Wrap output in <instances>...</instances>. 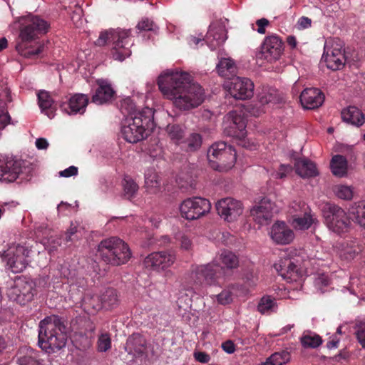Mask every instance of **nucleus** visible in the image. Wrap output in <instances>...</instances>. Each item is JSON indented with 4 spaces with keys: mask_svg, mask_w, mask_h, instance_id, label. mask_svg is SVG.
I'll return each instance as SVG.
<instances>
[{
    "mask_svg": "<svg viewBox=\"0 0 365 365\" xmlns=\"http://www.w3.org/2000/svg\"><path fill=\"white\" fill-rule=\"evenodd\" d=\"M158 85L163 95L173 101L175 107L188 110L199 106L205 100L202 87L193 82L187 72L170 71L161 74Z\"/></svg>",
    "mask_w": 365,
    "mask_h": 365,
    "instance_id": "1",
    "label": "nucleus"
},
{
    "mask_svg": "<svg viewBox=\"0 0 365 365\" xmlns=\"http://www.w3.org/2000/svg\"><path fill=\"white\" fill-rule=\"evenodd\" d=\"M128 106L130 110L121 128L123 138L128 143H135L146 138L155 128L153 110L146 107L141 110H135L130 99L124 100L122 109Z\"/></svg>",
    "mask_w": 365,
    "mask_h": 365,
    "instance_id": "2",
    "label": "nucleus"
},
{
    "mask_svg": "<svg viewBox=\"0 0 365 365\" xmlns=\"http://www.w3.org/2000/svg\"><path fill=\"white\" fill-rule=\"evenodd\" d=\"M66 324L63 318L50 315L39 323L38 345L46 353H55L66 344Z\"/></svg>",
    "mask_w": 365,
    "mask_h": 365,
    "instance_id": "3",
    "label": "nucleus"
},
{
    "mask_svg": "<svg viewBox=\"0 0 365 365\" xmlns=\"http://www.w3.org/2000/svg\"><path fill=\"white\" fill-rule=\"evenodd\" d=\"M19 41L15 48L17 52L25 58H32L38 56L43 51V46L37 48L29 46L28 44L38 38L40 35L46 34L49 25L38 16L28 15L20 19Z\"/></svg>",
    "mask_w": 365,
    "mask_h": 365,
    "instance_id": "4",
    "label": "nucleus"
},
{
    "mask_svg": "<svg viewBox=\"0 0 365 365\" xmlns=\"http://www.w3.org/2000/svg\"><path fill=\"white\" fill-rule=\"evenodd\" d=\"M98 253L106 264L113 266L124 264L131 257L128 245L117 237L103 240L98 246Z\"/></svg>",
    "mask_w": 365,
    "mask_h": 365,
    "instance_id": "5",
    "label": "nucleus"
},
{
    "mask_svg": "<svg viewBox=\"0 0 365 365\" xmlns=\"http://www.w3.org/2000/svg\"><path fill=\"white\" fill-rule=\"evenodd\" d=\"M112 41L113 44L111 53L115 60L123 61L131 54L129 46L132 45L130 31H113L111 32L101 33L96 40V45L104 46L108 42Z\"/></svg>",
    "mask_w": 365,
    "mask_h": 365,
    "instance_id": "6",
    "label": "nucleus"
},
{
    "mask_svg": "<svg viewBox=\"0 0 365 365\" xmlns=\"http://www.w3.org/2000/svg\"><path fill=\"white\" fill-rule=\"evenodd\" d=\"M207 158L212 169L227 172L235 165L236 151L225 142H216L208 149Z\"/></svg>",
    "mask_w": 365,
    "mask_h": 365,
    "instance_id": "7",
    "label": "nucleus"
},
{
    "mask_svg": "<svg viewBox=\"0 0 365 365\" xmlns=\"http://www.w3.org/2000/svg\"><path fill=\"white\" fill-rule=\"evenodd\" d=\"M225 267L212 262L192 267L190 278L197 286L220 285L224 282Z\"/></svg>",
    "mask_w": 365,
    "mask_h": 365,
    "instance_id": "8",
    "label": "nucleus"
},
{
    "mask_svg": "<svg viewBox=\"0 0 365 365\" xmlns=\"http://www.w3.org/2000/svg\"><path fill=\"white\" fill-rule=\"evenodd\" d=\"M323 216L327 227L332 232L341 234L349 230L351 225L349 217L339 206L327 204L323 209Z\"/></svg>",
    "mask_w": 365,
    "mask_h": 365,
    "instance_id": "9",
    "label": "nucleus"
},
{
    "mask_svg": "<svg viewBox=\"0 0 365 365\" xmlns=\"http://www.w3.org/2000/svg\"><path fill=\"white\" fill-rule=\"evenodd\" d=\"M36 284L31 279L25 277H17L13 284L8 289L9 298L19 304L25 305L30 302L36 294Z\"/></svg>",
    "mask_w": 365,
    "mask_h": 365,
    "instance_id": "10",
    "label": "nucleus"
},
{
    "mask_svg": "<svg viewBox=\"0 0 365 365\" xmlns=\"http://www.w3.org/2000/svg\"><path fill=\"white\" fill-rule=\"evenodd\" d=\"M31 250L20 245L10 246L0 255L9 269L14 273L23 272L29 264L28 257Z\"/></svg>",
    "mask_w": 365,
    "mask_h": 365,
    "instance_id": "11",
    "label": "nucleus"
},
{
    "mask_svg": "<svg viewBox=\"0 0 365 365\" xmlns=\"http://www.w3.org/2000/svg\"><path fill=\"white\" fill-rule=\"evenodd\" d=\"M210 209V201L200 197L187 198L180 207L182 217L187 220H197L208 213Z\"/></svg>",
    "mask_w": 365,
    "mask_h": 365,
    "instance_id": "12",
    "label": "nucleus"
},
{
    "mask_svg": "<svg viewBox=\"0 0 365 365\" xmlns=\"http://www.w3.org/2000/svg\"><path fill=\"white\" fill-rule=\"evenodd\" d=\"M284 44L279 36L272 34L265 37L260 51L257 53L256 57L259 60H265L272 63L280 58L283 54Z\"/></svg>",
    "mask_w": 365,
    "mask_h": 365,
    "instance_id": "13",
    "label": "nucleus"
},
{
    "mask_svg": "<svg viewBox=\"0 0 365 365\" xmlns=\"http://www.w3.org/2000/svg\"><path fill=\"white\" fill-rule=\"evenodd\" d=\"M274 267L279 274L289 282H297L304 275L299 261L289 255L281 257Z\"/></svg>",
    "mask_w": 365,
    "mask_h": 365,
    "instance_id": "14",
    "label": "nucleus"
},
{
    "mask_svg": "<svg viewBox=\"0 0 365 365\" xmlns=\"http://www.w3.org/2000/svg\"><path fill=\"white\" fill-rule=\"evenodd\" d=\"M231 96L238 100L251 98L254 95V83L245 77L234 76L225 83Z\"/></svg>",
    "mask_w": 365,
    "mask_h": 365,
    "instance_id": "15",
    "label": "nucleus"
},
{
    "mask_svg": "<svg viewBox=\"0 0 365 365\" xmlns=\"http://www.w3.org/2000/svg\"><path fill=\"white\" fill-rule=\"evenodd\" d=\"M175 261V256L166 251L153 252L143 260V267L148 271L160 272L171 267Z\"/></svg>",
    "mask_w": 365,
    "mask_h": 365,
    "instance_id": "16",
    "label": "nucleus"
},
{
    "mask_svg": "<svg viewBox=\"0 0 365 365\" xmlns=\"http://www.w3.org/2000/svg\"><path fill=\"white\" fill-rule=\"evenodd\" d=\"M308 207L304 202H294L289 210L291 215L290 222L297 230H307L312 225L314 220L307 212Z\"/></svg>",
    "mask_w": 365,
    "mask_h": 365,
    "instance_id": "17",
    "label": "nucleus"
},
{
    "mask_svg": "<svg viewBox=\"0 0 365 365\" xmlns=\"http://www.w3.org/2000/svg\"><path fill=\"white\" fill-rule=\"evenodd\" d=\"M346 61L343 41L339 38L334 40L331 48L327 49L324 56L327 68L332 71L340 70L344 68Z\"/></svg>",
    "mask_w": 365,
    "mask_h": 365,
    "instance_id": "18",
    "label": "nucleus"
},
{
    "mask_svg": "<svg viewBox=\"0 0 365 365\" xmlns=\"http://www.w3.org/2000/svg\"><path fill=\"white\" fill-rule=\"evenodd\" d=\"M246 120L237 111H230L225 117L224 132L226 135L234 138L245 137L246 132Z\"/></svg>",
    "mask_w": 365,
    "mask_h": 365,
    "instance_id": "19",
    "label": "nucleus"
},
{
    "mask_svg": "<svg viewBox=\"0 0 365 365\" xmlns=\"http://www.w3.org/2000/svg\"><path fill=\"white\" fill-rule=\"evenodd\" d=\"M219 215L227 222L235 220L242 213V205L240 201L232 197L220 200L216 204Z\"/></svg>",
    "mask_w": 365,
    "mask_h": 365,
    "instance_id": "20",
    "label": "nucleus"
},
{
    "mask_svg": "<svg viewBox=\"0 0 365 365\" xmlns=\"http://www.w3.org/2000/svg\"><path fill=\"white\" fill-rule=\"evenodd\" d=\"M274 208V202L269 198L265 197L250 210V215L257 224L265 225L272 220Z\"/></svg>",
    "mask_w": 365,
    "mask_h": 365,
    "instance_id": "21",
    "label": "nucleus"
},
{
    "mask_svg": "<svg viewBox=\"0 0 365 365\" xmlns=\"http://www.w3.org/2000/svg\"><path fill=\"white\" fill-rule=\"evenodd\" d=\"M362 245L356 240H344L336 245L337 255L341 260L350 262L362 251Z\"/></svg>",
    "mask_w": 365,
    "mask_h": 365,
    "instance_id": "22",
    "label": "nucleus"
},
{
    "mask_svg": "<svg viewBox=\"0 0 365 365\" xmlns=\"http://www.w3.org/2000/svg\"><path fill=\"white\" fill-rule=\"evenodd\" d=\"M299 100L304 108L314 109L322 105L324 95L319 88H307L301 93Z\"/></svg>",
    "mask_w": 365,
    "mask_h": 365,
    "instance_id": "23",
    "label": "nucleus"
},
{
    "mask_svg": "<svg viewBox=\"0 0 365 365\" xmlns=\"http://www.w3.org/2000/svg\"><path fill=\"white\" fill-rule=\"evenodd\" d=\"M270 237L276 244L288 245L293 241L294 234L285 222H277L272 226Z\"/></svg>",
    "mask_w": 365,
    "mask_h": 365,
    "instance_id": "24",
    "label": "nucleus"
},
{
    "mask_svg": "<svg viewBox=\"0 0 365 365\" xmlns=\"http://www.w3.org/2000/svg\"><path fill=\"white\" fill-rule=\"evenodd\" d=\"M15 360L19 365H46L44 360L41 358L39 351L27 346L19 348Z\"/></svg>",
    "mask_w": 365,
    "mask_h": 365,
    "instance_id": "25",
    "label": "nucleus"
},
{
    "mask_svg": "<svg viewBox=\"0 0 365 365\" xmlns=\"http://www.w3.org/2000/svg\"><path fill=\"white\" fill-rule=\"evenodd\" d=\"M88 103V98L86 95L77 93L71 96L68 102H63L61 104V110L68 114H82L85 112Z\"/></svg>",
    "mask_w": 365,
    "mask_h": 365,
    "instance_id": "26",
    "label": "nucleus"
},
{
    "mask_svg": "<svg viewBox=\"0 0 365 365\" xmlns=\"http://www.w3.org/2000/svg\"><path fill=\"white\" fill-rule=\"evenodd\" d=\"M125 349L133 358L142 356L145 350V340L140 334H133L128 338Z\"/></svg>",
    "mask_w": 365,
    "mask_h": 365,
    "instance_id": "27",
    "label": "nucleus"
},
{
    "mask_svg": "<svg viewBox=\"0 0 365 365\" xmlns=\"http://www.w3.org/2000/svg\"><path fill=\"white\" fill-rule=\"evenodd\" d=\"M98 88L92 96V101L96 104H103L113 97L115 91L111 86L104 80H98Z\"/></svg>",
    "mask_w": 365,
    "mask_h": 365,
    "instance_id": "28",
    "label": "nucleus"
},
{
    "mask_svg": "<svg viewBox=\"0 0 365 365\" xmlns=\"http://www.w3.org/2000/svg\"><path fill=\"white\" fill-rule=\"evenodd\" d=\"M21 168L19 163L7 161L0 165V177L1 180L12 182L21 175Z\"/></svg>",
    "mask_w": 365,
    "mask_h": 365,
    "instance_id": "29",
    "label": "nucleus"
},
{
    "mask_svg": "<svg viewBox=\"0 0 365 365\" xmlns=\"http://www.w3.org/2000/svg\"><path fill=\"white\" fill-rule=\"evenodd\" d=\"M341 118L344 122L359 127L364 123V115L355 106H349L341 111Z\"/></svg>",
    "mask_w": 365,
    "mask_h": 365,
    "instance_id": "30",
    "label": "nucleus"
},
{
    "mask_svg": "<svg viewBox=\"0 0 365 365\" xmlns=\"http://www.w3.org/2000/svg\"><path fill=\"white\" fill-rule=\"evenodd\" d=\"M38 102L41 111L49 118H53L55 115L56 106L53 105V100L48 92L41 91L38 93Z\"/></svg>",
    "mask_w": 365,
    "mask_h": 365,
    "instance_id": "31",
    "label": "nucleus"
},
{
    "mask_svg": "<svg viewBox=\"0 0 365 365\" xmlns=\"http://www.w3.org/2000/svg\"><path fill=\"white\" fill-rule=\"evenodd\" d=\"M297 174L302 178H312L318 175L316 165L309 160H297L294 164Z\"/></svg>",
    "mask_w": 365,
    "mask_h": 365,
    "instance_id": "32",
    "label": "nucleus"
},
{
    "mask_svg": "<svg viewBox=\"0 0 365 365\" xmlns=\"http://www.w3.org/2000/svg\"><path fill=\"white\" fill-rule=\"evenodd\" d=\"M99 297L103 309H112L118 304V297L115 289H107Z\"/></svg>",
    "mask_w": 365,
    "mask_h": 365,
    "instance_id": "33",
    "label": "nucleus"
},
{
    "mask_svg": "<svg viewBox=\"0 0 365 365\" xmlns=\"http://www.w3.org/2000/svg\"><path fill=\"white\" fill-rule=\"evenodd\" d=\"M217 71L220 76L230 81L236 71V66L232 60L222 58L217 65Z\"/></svg>",
    "mask_w": 365,
    "mask_h": 365,
    "instance_id": "34",
    "label": "nucleus"
},
{
    "mask_svg": "<svg viewBox=\"0 0 365 365\" xmlns=\"http://www.w3.org/2000/svg\"><path fill=\"white\" fill-rule=\"evenodd\" d=\"M202 136L197 133H192L190 135L182 141V148L187 152H194L197 150L202 145Z\"/></svg>",
    "mask_w": 365,
    "mask_h": 365,
    "instance_id": "35",
    "label": "nucleus"
},
{
    "mask_svg": "<svg viewBox=\"0 0 365 365\" xmlns=\"http://www.w3.org/2000/svg\"><path fill=\"white\" fill-rule=\"evenodd\" d=\"M347 161L341 155H334L331 160V168L333 174L337 176H343L346 173Z\"/></svg>",
    "mask_w": 365,
    "mask_h": 365,
    "instance_id": "36",
    "label": "nucleus"
},
{
    "mask_svg": "<svg viewBox=\"0 0 365 365\" xmlns=\"http://www.w3.org/2000/svg\"><path fill=\"white\" fill-rule=\"evenodd\" d=\"M123 196L125 199L131 200L138 191V185L130 177H125L122 182Z\"/></svg>",
    "mask_w": 365,
    "mask_h": 365,
    "instance_id": "37",
    "label": "nucleus"
},
{
    "mask_svg": "<svg viewBox=\"0 0 365 365\" xmlns=\"http://www.w3.org/2000/svg\"><path fill=\"white\" fill-rule=\"evenodd\" d=\"M290 359V353L287 350H283L272 354L262 365H283L289 362Z\"/></svg>",
    "mask_w": 365,
    "mask_h": 365,
    "instance_id": "38",
    "label": "nucleus"
},
{
    "mask_svg": "<svg viewBox=\"0 0 365 365\" xmlns=\"http://www.w3.org/2000/svg\"><path fill=\"white\" fill-rule=\"evenodd\" d=\"M145 184L150 192H156L159 190L160 187V182L159 181L157 173L152 169L148 170L145 173Z\"/></svg>",
    "mask_w": 365,
    "mask_h": 365,
    "instance_id": "39",
    "label": "nucleus"
},
{
    "mask_svg": "<svg viewBox=\"0 0 365 365\" xmlns=\"http://www.w3.org/2000/svg\"><path fill=\"white\" fill-rule=\"evenodd\" d=\"M278 99L277 91L272 88H263L262 92L258 94L259 103L262 106L275 103L278 101Z\"/></svg>",
    "mask_w": 365,
    "mask_h": 365,
    "instance_id": "40",
    "label": "nucleus"
},
{
    "mask_svg": "<svg viewBox=\"0 0 365 365\" xmlns=\"http://www.w3.org/2000/svg\"><path fill=\"white\" fill-rule=\"evenodd\" d=\"M220 260L227 269H235L239 265V259L236 255L229 250H224L220 255Z\"/></svg>",
    "mask_w": 365,
    "mask_h": 365,
    "instance_id": "41",
    "label": "nucleus"
},
{
    "mask_svg": "<svg viewBox=\"0 0 365 365\" xmlns=\"http://www.w3.org/2000/svg\"><path fill=\"white\" fill-rule=\"evenodd\" d=\"M167 132L170 138L176 144H181L185 137V130L180 125L169 124Z\"/></svg>",
    "mask_w": 365,
    "mask_h": 365,
    "instance_id": "42",
    "label": "nucleus"
},
{
    "mask_svg": "<svg viewBox=\"0 0 365 365\" xmlns=\"http://www.w3.org/2000/svg\"><path fill=\"white\" fill-rule=\"evenodd\" d=\"M225 39L226 38L222 29H220V33L214 32L213 30H210L207 36V41H208L209 46L212 50L222 44Z\"/></svg>",
    "mask_w": 365,
    "mask_h": 365,
    "instance_id": "43",
    "label": "nucleus"
},
{
    "mask_svg": "<svg viewBox=\"0 0 365 365\" xmlns=\"http://www.w3.org/2000/svg\"><path fill=\"white\" fill-rule=\"evenodd\" d=\"M302 345L304 348H317L322 344V339L319 335L304 334L301 338Z\"/></svg>",
    "mask_w": 365,
    "mask_h": 365,
    "instance_id": "44",
    "label": "nucleus"
},
{
    "mask_svg": "<svg viewBox=\"0 0 365 365\" xmlns=\"http://www.w3.org/2000/svg\"><path fill=\"white\" fill-rule=\"evenodd\" d=\"M84 307L91 310V312H96L103 308V305L98 296H92L86 297L84 300Z\"/></svg>",
    "mask_w": 365,
    "mask_h": 365,
    "instance_id": "45",
    "label": "nucleus"
},
{
    "mask_svg": "<svg viewBox=\"0 0 365 365\" xmlns=\"http://www.w3.org/2000/svg\"><path fill=\"white\" fill-rule=\"evenodd\" d=\"M235 287V284H232L227 289H225L220 294L215 296L219 304L226 305L232 302V293L231 289H233Z\"/></svg>",
    "mask_w": 365,
    "mask_h": 365,
    "instance_id": "46",
    "label": "nucleus"
},
{
    "mask_svg": "<svg viewBox=\"0 0 365 365\" xmlns=\"http://www.w3.org/2000/svg\"><path fill=\"white\" fill-rule=\"evenodd\" d=\"M334 192L338 197L343 200H351L353 197L352 190L346 185H336L334 188Z\"/></svg>",
    "mask_w": 365,
    "mask_h": 365,
    "instance_id": "47",
    "label": "nucleus"
},
{
    "mask_svg": "<svg viewBox=\"0 0 365 365\" xmlns=\"http://www.w3.org/2000/svg\"><path fill=\"white\" fill-rule=\"evenodd\" d=\"M111 347V339L110 334L103 333L100 335L98 339V350L101 352H105Z\"/></svg>",
    "mask_w": 365,
    "mask_h": 365,
    "instance_id": "48",
    "label": "nucleus"
},
{
    "mask_svg": "<svg viewBox=\"0 0 365 365\" xmlns=\"http://www.w3.org/2000/svg\"><path fill=\"white\" fill-rule=\"evenodd\" d=\"M275 302L269 297H264L261 299L257 309L262 314H264L269 311L272 310Z\"/></svg>",
    "mask_w": 365,
    "mask_h": 365,
    "instance_id": "49",
    "label": "nucleus"
},
{
    "mask_svg": "<svg viewBox=\"0 0 365 365\" xmlns=\"http://www.w3.org/2000/svg\"><path fill=\"white\" fill-rule=\"evenodd\" d=\"M355 222L365 228V205L358 206L355 211H352Z\"/></svg>",
    "mask_w": 365,
    "mask_h": 365,
    "instance_id": "50",
    "label": "nucleus"
},
{
    "mask_svg": "<svg viewBox=\"0 0 365 365\" xmlns=\"http://www.w3.org/2000/svg\"><path fill=\"white\" fill-rule=\"evenodd\" d=\"M136 28L140 31H155L158 29L156 24L149 19H143L137 25Z\"/></svg>",
    "mask_w": 365,
    "mask_h": 365,
    "instance_id": "51",
    "label": "nucleus"
},
{
    "mask_svg": "<svg viewBox=\"0 0 365 365\" xmlns=\"http://www.w3.org/2000/svg\"><path fill=\"white\" fill-rule=\"evenodd\" d=\"M77 232H78L77 227L73 226L71 225V227L65 232V237H64L63 240L66 242V243L75 242L78 241L80 237L78 236Z\"/></svg>",
    "mask_w": 365,
    "mask_h": 365,
    "instance_id": "52",
    "label": "nucleus"
},
{
    "mask_svg": "<svg viewBox=\"0 0 365 365\" xmlns=\"http://www.w3.org/2000/svg\"><path fill=\"white\" fill-rule=\"evenodd\" d=\"M293 168L290 165L281 164L278 170L274 174L275 178L283 179L292 172Z\"/></svg>",
    "mask_w": 365,
    "mask_h": 365,
    "instance_id": "53",
    "label": "nucleus"
},
{
    "mask_svg": "<svg viewBox=\"0 0 365 365\" xmlns=\"http://www.w3.org/2000/svg\"><path fill=\"white\" fill-rule=\"evenodd\" d=\"M236 143L237 145L242 146V148L249 150H254L257 147V144L254 141L247 138L246 137V134L245 135V137H238L236 139Z\"/></svg>",
    "mask_w": 365,
    "mask_h": 365,
    "instance_id": "54",
    "label": "nucleus"
},
{
    "mask_svg": "<svg viewBox=\"0 0 365 365\" xmlns=\"http://www.w3.org/2000/svg\"><path fill=\"white\" fill-rule=\"evenodd\" d=\"M244 280L249 287H252L256 284L258 277L253 269H250L244 274Z\"/></svg>",
    "mask_w": 365,
    "mask_h": 365,
    "instance_id": "55",
    "label": "nucleus"
},
{
    "mask_svg": "<svg viewBox=\"0 0 365 365\" xmlns=\"http://www.w3.org/2000/svg\"><path fill=\"white\" fill-rule=\"evenodd\" d=\"M356 338L362 348L365 349V322L359 326L356 331Z\"/></svg>",
    "mask_w": 365,
    "mask_h": 365,
    "instance_id": "56",
    "label": "nucleus"
},
{
    "mask_svg": "<svg viewBox=\"0 0 365 365\" xmlns=\"http://www.w3.org/2000/svg\"><path fill=\"white\" fill-rule=\"evenodd\" d=\"M78 174V168L73 165L68 167V168L61 171L59 173L60 176L64 178H69L75 176Z\"/></svg>",
    "mask_w": 365,
    "mask_h": 365,
    "instance_id": "57",
    "label": "nucleus"
},
{
    "mask_svg": "<svg viewBox=\"0 0 365 365\" xmlns=\"http://www.w3.org/2000/svg\"><path fill=\"white\" fill-rule=\"evenodd\" d=\"M194 357L197 361L200 363H208L210 360V355L202 351L195 352Z\"/></svg>",
    "mask_w": 365,
    "mask_h": 365,
    "instance_id": "58",
    "label": "nucleus"
},
{
    "mask_svg": "<svg viewBox=\"0 0 365 365\" xmlns=\"http://www.w3.org/2000/svg\"><path fill=\"white\" fill-rule=\"evenodd\" d=\"M269 24V21L265 18H262L260 19L257 20L256 25L258 27L257 29V32L261 34H265V27L268 26Z\"/></svg>",
    "mask_w": 365,
    "mask_h": 365,
    "instance_id": "59",
    "label": "nucleus"
},
{
    "mask_svg": "<svg viewBox=\"0 0 365 365\" xmlns=\"http://www.w3.org/2000/svg\"><path fill=\"white\" fill-rule=\"evenodd\" d=\"M222 349L227 354H232L235 351V345L230 341H226L222 344Z\"/></svg>",
    "mask_w": 365,
    "mask_h": 365,
    "instance_id": "60",
    "label": "nucleus"
},
{
    "mask_svg": "<svg viewBox=\"0 0 365 365\" xmlns=\"http://www.w3.org/2000/svg\"><path fill=\"white\" fill-rule=\"evenodd\" d=\"M180 246L181 248L189 250L192 247V242L189 237L185 235H182L180 238Z\"/></svg>",
    "mask_w": 365,
    "mask_h": 365,
    "instance_id": "61",
    "label": "nucleus"
},
{
    "mask_svg": "<svg viewBox=\"0 0 365 365\" xmlns=\"http://www.w3.org/2000/svg\"><path fill=\"white\" fill-rule=\"evenodd\" d=\"M298 24L302 28V29H307L311 26L312 25V20L306 16H302L298 20Z\"/></svg>",
    "mask_w": 365,
    "mask_h": 365,
    "instance_id": "62",
    "label": "nucleus"
},
{
    "mask_svg": "<svg viewBox=\"0 0 365 365\" xmlns=\"http://www.w3.org/2000/svg\"><path fill=\"white\" fill-rule=\"evenodd\" d=\"M10 115L8 113H2L0 114V125L1 128H4L6 125L9 123L10 121Z\"/></svg>",
    "mask_w": 365,
    "mask_h": 365,
    "instance_id": "63",
    "label": "nucleus"
},
{
    "mask_svg": "<svg viewBox=\"0 0 365 365\" xmlns=\"http://www.w3.org/2000/svg\"><path fill=\"white\" fill-rule=\"evenodd\" d=\"M36 146L40 150L46 149L48 147V143L45 138H38L36 140Z\"/></svg>",
    "mask_w": 365,
    "mask_h": 365,
    "instance_id": "64",
    "label": "nucleus"
}]
</instances>
